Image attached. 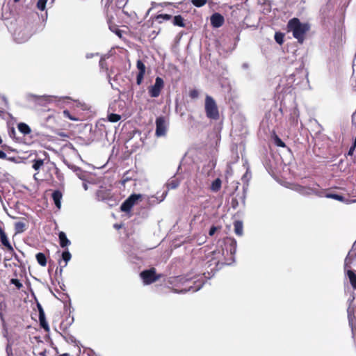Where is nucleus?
<instances>
[{
	"label": "nucleus",
	"instance_id": "obj_36",
	"mask_svg": "<svg viewBox=\"0 0 356 356\" xmlns=\"http://www.w3.org/2000/svg\"><path fill=\"white\" fill-rule=\"evenodd\" d=\"M136 67L138 70L139 73H145V65L141 60H138L136 63Z\"/></svg>",
	"mask_w": 356,
	"mask_h": 356
},
{
	"label": "nucleus",
	"instance_id": "obj_8",
	"mask_svg": "<svg viewBox=\"0 0 356 356\" xmlns=\"http://www.w3.org/2000/svg\"><path fill=\"white\" fill-rule=\"evenodd\" d=\"M142 197L140 194H131L126 199L120 206V209L123 212L129 213L131 211L132 207L137 202L138 200Z\"/></svg>",
	"mask_w": 356,
	"mask_h": 356
},
{
	"label": "nucleus",
	"instance_id": "obj_11",
	"mask_svg": "<svg viewBox=\"0 0 356 356\" xmlns=\"http://www.w3.org/2000/svg\"><path fill=\"white\" fill-rule=\"evenodd\" d=\"M164 86V81L162 78L157 76L154 85L148 88V92L151 97H158Z\"/></svg>",
	"mask_w": 356,
	"mask_h": 356
},
{
	"label": "nucleus",
	"instance_id": "obj_52",
	"mask_svg": "<svg viewBox=\"0 0 356 356\" xmlns=\"http://www.w3.org/2000/svg\"><path fill=\"white\" fill-rule=\"evenodd\" d=\"M218 229V227H216V226H211L210 229H209V236H212L215 234L216 230Z\"/></svg>",
	"mask_w": 356,
	"mask_h": 356
},
{
	"label": "nucleus",
	"instance_id": "obj_58",
	"mask_svg": "<svg viewBox=\"0 0 356 356\" xmlns=\"http://www.w3.org/2000/svg\"><path fill=\"white\" fill-rule=\"evenodd\" d=\"M105 65H106V62H105L104 59L102 58L99 60L100 67L104 68Z\"/></svg>",
	"mask_w": 356,
	"mask_h": 356
},
{
	"label": "nucleus",
	"instance_id": "obj_53",
	"mask_svg": "<svg viewBox=\"0 0 356 356\" xmlns=\"http://www.w3.org/2000/svg\"><path fill=\"white\" fill-rule=\"evenodd\" d=\"M231 204H232V207L234 209H236L238 207V200L236 198H233L232 200Z\"/></svg>",
	"mask_w": 356,
	"mask_h": 356
},
{
	"label": "nucleus",
	"instance_id": "obj_47",
	"mask_svg": "<svg viewBox=\"0 0 356 356\" xmlns=\"http://www.w3.org/2000/svg\"><path fill=\"white\" fill-rule=\"evenodd\" d=\"M189 96L192 99H196L199 96V92L196 89L191 90L189 92Z\"/></svg>",
	"mask_w": 356,
	"mask_h": 356
},
{
	"label": "nucleus",
	"instance_id": "obj_44",
	"mask_svg": "<svg viewBox=\"0 0 356 356\" xmlns=\"http://www.w3.org/2000/svg\"><path fill=\"white\" fill-rule=\"evenodd\" d=\"M97 196L99 200H104L106 198V193L104 191H98Z\"/></svg>",
	"mask_w": 356,
	"mask_h": 356
},
{
	"label": "nucleus",
	"instance_id": "obj_24",
	"mask_svg": "<svg viewBox=\"0 0 356 356\" xmlns=\"http://www.w3.org/2000/svg\"><path fill=\"white\" fill-rule=\"evenodd\" d=\"M76 175L82 181H86L88 179L89 176L88 173L86 171H83L81 168L76 169V171L74 172Z\"/></svg>",
	"mask_w": 356,
	"mask_h": 356
},
{
	"label": "nucleus",
	"instance_id": "obj_56",
	"mask_svg": "<svg viewBox=\"0 0 356 356\" xmlns=\"http://www.w3.org/2000/svg\"><path fill=\"white\" fill-rule=\"evenodd\" d=\"M355 149V147H354L351 146V147L349 148V150H348V154H348V156H352V155L353 154V153H354Z\"/></svg>",
	"mask_w": 356,
	"mask_h": 356
},
{
	"label": "nucleus",
	"instance_id": "obj_9",
	"mask_svg": "<svg viewBox=\"0 0 356 356\" xmlns=\"http://www.w3.org/2000/svg\"><path fill=\"white\" fill-rule=\"evenodd\" d=\"M156 130L155 135L156 137L165 136L168 129V123L165 118L163 116H159L156 118Z\"/></svg>",
	"mask_w": 356,
	"mask_h": 356
},
{
	"label": "nucleus",
	"instance_id": "obj_3",
	"mask_svg": "<svg viewBox=\"0 0 356 356\" xmlns=\"http://www.w3.org/2000/svg\"><path fill=\"white\" fill-rule=\"evenodd\" d=\"M204 278H206V277L204 276V274L203 275H201L200 278H198L197 280H195V281H193L192 277H188V276L187 277H180L179 278V281L180 282H183L184 283H185V282H188V283L193 282V285H190V286H188V288H185V289H181L180 291H176V292L177 293H186L188 291H192V292L197 291L204 284V281L203 280V279H204Z\"/></svg>",
	"mask_w": 356,
	"mask_h": 356
},
{
	"label": "nucleus",
	"instance_id": "obj_33",
	"mask_svg": "<svg viewBox=\"0 0 356 356\" xmlns=\"http://www.w3.org/2000/svg\"><path fill=\"white\" fill-rule=\"evenodd\" d=\"M72 255L68 250H64L62 253V259L65 262L64 266H66L67 263L71 259Z\"/></svg>",
	"mask_w": 356,
	"mask_h": 356
},
{
	"label": "nucleus",
	"instance_id": "obj_18",
	"mask_svg": "<svg viewBox=\"0 0 356 356\" xmlns=\"http://www.w3.org/2000/svg\"><path fill=\"white\" fill-rule=\"evenodd\" d=\"M180 182L181 179L174 176L168 181L166 186L168 189H175L179 186Z\"/></svg>",
	"mask_w": 356,
	"mask_h": 356
},
{
	"label": "nucleus",
	"instance_id": "obj_7",
	"mask_svg": "<svg viewBox=\"0 0 356 356\" xmlns=\"http://www.w3.org/2000/svg\"><path fill=\"white\" fill-rule=\"evenodd\" d=\"M236 241L234 238H227L225 242V249H222V254H230V262H227V265L234 261V254L236 252Z\"/></svg>",
	"mask_w": 356,
	"mask_h": 356
},
{
	"label": "nucleus",
	"instance_id": "obj_15",
	"mask_svg": "<svg viewBox=\"0 0 356 356\" xmlns=\"http://www.w3.org/2000/svg\"><path fill=\"white\" fill-rule=\"evenodd\" d=\"M136 177V174L133 170H128V171L125 172L122 177V179H121L122 185L124 186L125 184L127 182H128L129 181L135 179Z\"/></svg>",
	"mask_w": 356,
	"mask_h": 356
},
{
	"label": "nucleus",
	"instance_id": "obj_63",
	"mask_svg": "<svg viewBox=\"0 0 356 356\" xmlns=\"http://www.w3.org/2000/svg\"><path fill=\"white\" fill-rule=\"evenodd\" d=\"M83 188H84L85 191H87L88 189V184L86 182L83 183Z\"/></svg>",
	"mask_w": 356,
	"mask_h": 356
},
{
	"label": "nucleus",
	"instance_id": "obj_62",
	"mask_svg": "<svg viewBox=\"0 0 356 356\" xmlns=\"http://www.w3.org/2000/svg\"><path fill=\"white\" fill-rule=\"evenodd\" d=\"M63 267H65V266H61V267L59 268V271L58 270V268H57V269H56V273L57 274H58V273H59V274L61 275L62 272H63Z\"/></svg>",
	"mask_w": 356,
	"mask_h": 356
},
{
	"label": "nucleus",
	"instance_id": "obj_46",
	"mask_svg": "<svg viewBox=\"0 0 356 356\" xmlns=\"http://www.w3.org/2000/svg\"><path fill=\"white\" fill-rule=\"evenodd\" d=\"M109 29L112 32L115 33L118 36L121 37V35H122L121 30H120L119 29H118L115 26H109Z\"/></svg>",
	"mask_w": 356,
	"mask_h": 356
},
{
	"label": "nucleus",
	"instance_id": "obj_35",
	"mask_svg": "<svg viewBox=\"0 0 356 356\" xmlns=\"http://www.w3.org/2000/svg\"><path fill=\"white\" fill-rule=\"evenodd\" d=\"M312 194H314L318 197H325V194L327 193L324 190L319 189L318 188H312Z\"/></svg>",
	"mask_w": 356,
	"mask_h": 356
},
{
	"label": "nucleus",
	"instance_id": "obj_21",
	"mask_svg": "<svg viewBox=\"0 0 356 356\" xmlns=\"http://www.w3.org/2000/svg\"><path fill=\"white\" fill-rule=\"evenodd\" d=\"M18 130L24 135H27L31 133V129L30 127L24 122H20L17 125Z\"/></svg>",
	"mask_w": 356,
	"mask_h": 356
},
{
	"label": "nucleus",
	"instance_id": "obj_49",
	"mask_svg": "<svg viewBox=\"0 0 356 356\" xmlns=\"http://www.w3.org/2000/svg\"><path fill=\"white\" fill-rule=\"evenodd\" d=\"M37 307H38V312H39V317L45 316L44 309H43L42 305L38 302L37 303Z\"/></svg>",
	"mask_w": 356,
	"mask_h": 356
},
{
	"label": "nucleus",
	"instance_id": "obj_19",
	"mask_svg": "<svg viewBox=\"0 0 356 356\" xmlns=\"http://www.w3.org/2000/svg\"><path fill=\"white\" fill-rule=\"evenodd\" d=\"M346 273L349 279V281H350V283L352 287L354 289H356V273H355V272L353 270H347V272H346Z\"/></svg>",
	"mask_w": 356,
	"mask_h": 356
},
{
	"label": "nucleus",
	"instance_id": "obj_40",
	"mask_svg": "<svg viewBox=\"0 0 356 356\" xmlns=\"http://www.w3.org/2000/svg\"><path fill=\"white\" fill-rule=\"evenodd\" d=\"M273 140H274V143L277 147H284L286 146L285 143L277 135L274 136Z\"/></svg>",
	"mask_w": 356,
	"mask_h": 356
},
{
	"label": "nucleus",
	"instance_id": "obj_17",
	"mask_svg": "<svg viewBox=\"0 0 356 356\" xmlns=\"http://www.w3.org/2000/svg\"><path fill=\"white\" fill-rule=\"evenodd\" d=\"M59 243L61 248H65L71 244L70 241L67 238L66 234L63 232L58 234Z\"/></svg>",
	"mask_w": 356,
	"mask_h": 356
},
{
	"label": "nucleus",
	"instance_id": "obj_45",
	"mask_svg": "<svg viewBox=\"0 0 356 356\" xmlns=\"http://www.w3.org/2000/svg\"><path fill=\"white\" fill-rule=\"evenodd\" d=\"M172 16L168 14H160L156 16V19H162L163 20H169Z\"/></svg>",
	"mask_w": 356,
	"mask_h": 356
},
{
	"label": "nucleus",
	"instance_id": "obj_13",
	"mask_svg": "<svg viewBox=\"0 0 356 356\" xmlns=\"http://www.w3.org/2000/svg\"><path fill=\"white\" fill-rule=\"evenodd\" d=\"M210 21L213 27L219 28L224 24L225 19L221 14L215 13L211 16Z\"/></svg>",
	"mask_w": 356,
	"mask_h": 356
},
{
	"label": "nucleus",
	"instance_id": "obj_28",
	"mask_svg": "<svg viewBox=\"0 0 356 356\" xmlns=\"http://www.w3.org/2000/svg\"><path fill=\"white\" fill-rule=\"evenodd\" d=\"M173 24L179 27H184V19L181 15H176L173 18Z\"/></svg>",
	"mask_w": 356,
	"mask_h": 356
},
{
	"label": "nucleus",
	"instance_id": "obj_60",
	"mask_svg": "<svg viewBox=\"0 0 356 356\" xmlns=\"http://www.w3.org/2000/svg\"><path fill=\"white\" fill-rule=\"evenodd\" d=\"M298 73L302 74V75H304L305 78L307 79V73L305 71H304L303 69L298 71Z\"/></svg>",
	"mask_w": 356,
	"mask_h": 356
},
{
	"label": "nucleus",
	"instance_id": "obj_51",
	"mask_svg": "<svg viewBox=\"0 0 356 356\" xmlns=\"http://www.w3.org/2000/svg\"><path fill=\"white\" fill-rule=\"evenodd\" d=\"M6 351L7 353V356H13V350H12L11 346L9 343H8L6 346Z\"/></svg>",
	"mask_w": 356,
	"mask_h": 356
},
{
	"label": "nucleus",
	"instance_id": "obj_48",
	"mask_svg": "<svg viewBox=\"0 0 356 356\" xmlns=\"http://www.w3.org/2000/svg\"><path fill=\"white\" fill-rule=\"evenodd\" d=\"M144 75H145V74H143V73H139V72L138 73V74L136 76V83L138 85H140L142 83Z\"/></svg>",
	"mask_w": 356,
	"mask_h": 356
},
{
	"label": "nucleus",
	"instance_id": "obj_6",
	"mask_svg": "<svg viewBox=\"0 0 356 356\" xmlns=\"http://www.w3.org/2000/svg\"><path fill=\"white\" fill-rule=\"evenodd\" d=\"M140 277L145 285H149L158 280L161 275L156 274L154 268H150L141 271Z\"/></svg>",
	"mask_w": 356,
	"mask_h": 356
},
{
	"label": "nucleus",
	"instance_id": "obj_23",
	"mask_svg": "<svg viewBox=\"0 0 356 356\" xmlns=\"http://www.w3.org/2000/svg\"><path fill=\"white\" fill-rule=\"evenodd\" d=\"M36 260L38 263L42 266H45L47 265V257L45 254L42 252H38L35 255Z\"/></svg>",
	"mask_w": 356,
	"mask_h": 356
},
{
	"label": "nucleus",
	"instance_id": "obj_42",
	"mask_svg": "<svg viewBox=\"0 0 356 356\" xmlns=\"http://www.w3.org/2000/svg\"><path fill=\"white\" fill-rule=\"evenodd\" d=\"M64 163L68 167V168H70L74 172H76V169H78L79 168V167L75 165L74 164L71 163L70 162L67 161H65Z\"/></svg>",
	"mask_w": 356,
	"mask_h": 356
},
{
	"label": "nucleus",
	"instance_id": "obj_25",
	"mask_svg": "<svg viewBox=\"0 0 356 356\" xmlns=\"http://www.w3.org/2000/svg\"><path fill=\"white\" fill-rule=\"evenodd\" d=\"M325 197L334 199V200H338L340 202L345 201V197L343 195L337 194V193H327L325 194Z\"/></svg>",
	"mask_w": 356,
	"mask_h": 356
},
{
	"label": "nucleus",
	"instance_id": "obj_38",
	"mask_svg": "<svg viewBox=\"0 0 356 356\" xmlns=\"http://www.w3.org/2000/svg\"><path fill=\"white\" fill-rule=\"evenodd\" d=\"M193 5L197 8H200L207 3V0H190Z\"/></svg>",
	"mask_w": 356,
	"mask_h": 356
},
{
	"label": "nucleus",
	"instance_id": "obj_22",
	"mask_svg": "<svg viewBox=\"0 0 356 356\" xmlns=\"http://www.w3.org/2000/svg\"><path fill=\"white\" fill-rule=\"evenodd\" d=\"M312 188L311 187H307V186H298L296 188V191L303 195H309L312 194Z\"/></svg>",
	"mask_w": 356,
	"mask_h": 356
},
{
	"label": "nucleus",
	"instance_id": "obj_1",
	"mask_svg": "<svg viewBox=\"0 0 356 356\" xmlns=\"http://www.w3.org/2000/svg\"><path fill=\"white\" fill-rule=\"evenodd\" d=\"M40 19L38 13L30 11L17 22L13 33V38L17 43H24L38 31L37 21Z\"/></svg>",
	"mask_w": 356,
	"mask_h": 356
},
{
	"label": "nucleus",
	"instance_id": "obj_2",
	"mask_svg": "<svg viewBox=\"0 0 356 356\" xmlns=\"http://www.w3.org/2000/svg\"><path fill=\"white\" fill-rule=\"evenodd\" d=\"M309 26L307 23H301L296 17L291 19L287 24L288 32H291L293 36L298 40V42L302 43L305 33L309 31Z\"/></svg>",
	"mask_w": 356,
	"mask_h": 356
},
{
	"label": "nucleus",
	"instance_id": "obj_10",
	"mask_svg": "<svg viewBox=\"0 0 356 356\" xmlns=\"http://www.w3.org/2000/svg\"><path fill=\"white\" fill-rule=\"evenodd\" d=\"M27 98L30 101H33L37 104L44 106L49 104L53 98H56L55 96L51 95H36L33 94H29Z\"/></svg>",
	"mask_w": 356,
	"mask_h": 356
},
{
	"label": "nucleus",
	"instance_id": "obj_41",
	"mask_svg": "<svg viewBox=\"0 0 356 356\" xmlns=\"http://www.w3.org/2000/svg\"><path fill=\"white\" fill-rule=\"evenodd\" d=\"M10 284L15 285L17 289H20L23 285L18 279L13 278L10 281Z\"/></svg>",
	"mask_w": 356,
	"mask_h": 356
},
{
	"label": "nucleus",
	"instance_id": "obj_32",
	"mask_svg": "<svg viewBox=\"0 0 356 356\" xmlns=\"http://www.w3.org/2000/svg\"><path fill=\"white\" fill-rule=\"evenodd\" d=\"M40 325L42 328H43L46 332L49 331V325L46 321L45 316L39 317Z\"/></svg>",
	"mask_w": 356,
	"mask_h": 356
},
{
	"label": "nucleus",
	"instance_id": "obj_43",
	"mask_svg": "<svg viewBox=\"0 0 356 356\" xmlns=\"http://www.w3.org/2000/svg\"><path fill=\"white\" fill-rule=\"evenodd\" d=\"M63 115L65 117V118H69L70 120H73V121H77L78 120V118H74L73 117L71 114H70V112L67 110H65L63 111Z\"/></svg>",
	"mask_w": 356,
	"mask_h": 356
},
{
	"label": "nucleus",
	"instance_id": "obj_4",
	"mask_svg": "<svg viewBox=\"0 0 356 356\" xmlns=\"http://www.w3.org/2000/svg\"><path fill=\"white\" fill-rule=\"evenodd\" d=\"M204 109L208 118L215 120L219 118V111L216 102L209 95H207L205 97Z\"/></svg>",
	"mask_w": 356,
	"mask_h": 356
},
{
	"label": "nucleus",
	"instance_id": "obj_16",
	"mask_svg": "<svg viewBox=\"0 0 356 356\" xmlns=\"http://www.w3.org/2000/svg\"><path fill=\"white\" fill-rule=\"evenodd\" d=\"M356 259V253L355 255L352 252H348L344 260V270L347 272V270H351V265L353 261Z\"/></svg>",
	"mask_w": 356,
	"mask_h": 356
},
{
	"label": "nucleus",
	"instance_id": "obj_31",
	"mask_svg": "<svg viewBox=\"0 0 356 356\" xmlns=\"http://www.w3.org/2000/svg\"><path fill=\"white\" fill-rule=\"evenodd\" d=\"M107 118L111 122H117L121 120V115L115 113H110L108 115Z\"/></svg>",
	"mask_w": 356,
	"mask_h": 356
},
{
	"label": "nucleus",
	"instance_id": "obj_61",
	"mask_svg": "<svg viewBox=\"0 0 356 356\" xmlns=\"http://www.w3.org/2000/svg\"><path fill=\"white\" fill-rule=\"evenodd\" d=\"M5 234H6V233H5L4 230L0 226V237L4 236Z\"/></svg>",
	"mask_w": 356,
	"mask_h": 356
},
{
	"label": "nucleus",
	"instance_id": "obj_39",
	"mask_svg": "<svg viewBox=\"0 0 356 356\" xmlns=\"http://www.w3.org/2000/svg\"><path fill=\"white\" fill-rule=\"evenodd\" d=\"M47 3V0H38L36 6L40 10L43 11L46 8Z\"/></svg>",
	"mask_w": 356,
	"mask_h": 356
},
{
	"label": "nucleus",
	"instance_id": "obj_55",
	"mask_svg": "<svg viewBox=\"0 0 356 356\" xmlns=\"http://www.w3.org/2000/svg\"><path fill=\"white\" fill-rule=\"evenodd\" d=\"M349 252H352V254H353V255H355V254L356 253V241H355V243H353V246H352V248L351 250L349 251Z\"/></svg>",
	"mask_w": 356,
	"mask_h": 356
},
{
	"label": "nucleus",
	"instance_id": "obj_30",
	"mask_svg": "<svg viewBox=\"0 0 356 356\" xmlns=\"http://www.w3.org/2000/svg\"><path fill=\"white\" fill-rule=\"evenodd\" d=\"M284 34L281 32H276L275 33L274 39L279 44H282L284 42Z\"/></svg>",
	"mask_w": 356,
	"mask_h": 356
},
{
	"label": "nucleus",
	"instance_id": "obj_54",
	"mask_svg": "<svg viewBox=\"0 0 356 356\" xmlns=\"http://www.w3.org/2000/svg\"><path fill=\"white\" fill-rule=\"evenodd\" d=\"M95 56H99V54L98 53H95V54H94V53H87L86 54V58L87 59H90V58H93Z\"/></svg>",
	"mask_w": 356,
	"mask_h": 356
},
{
	"label": "nucleus",
	"instance_id": "obj_34",
	"mask_svg": "<svg viewBox=\"0 0 356 356\" xmlns=\"http://www.w3.org/2000/svg\"><path fill=\"white\" fill-rule=\"evenodd\" d=\"M43 163L44 162L42 159H35L33 161L32 167L35 170H38L42 166Z\"/></svg>",
	"mask_w": 356,
	"mask_h": 356
},
{
	"label": "nucleus",
	"instance_id": "obj_64",
	"mask_svg": "<svg viewBox=\"0 0 356 356\" xmlns=\"http://www.w3.org/2000/svg\"><path fill=\"white\" fill-rule=\"evenodd\" d=\"M121 227H122V226H121V225H118V224H115V225H114V227H115V229H120V228H121Z\"/></svg>",
	"mask_w": 356,
	"mask_h": 356
},
{
	"label": "nucleus",
	"instance_id": "obj_37",
	"mask_svg": "<svg viewBox=\"0 0 356 356\" xmlns=\"http://www.w3.org/2000/svg\"><path fill=\"white\" fill-rule=\"evenodd\" d=\"M291 123L293 125H297L298 121V112L297 110H294L293 114L290 118Z\"/></svg>",
	"mask_w": 356,
	"mask_h": 356
},
{
	"label": "nucleus",
	"instance_id": "obj_14",
	"mask_svg": "<svg viewBox=\"0 0 356 356\" xmlns=\"http://www.w3.org/2000/svg\"><path fill=\"white\" fill-rule=\"evenodd\" d=\"M54 203L58 209L61 208L63 194L59 190L54 191L51 194Z\"/></svg>",
	"mask_w": 356,
	"mask_h": 356
},
{
	"label": "nucleus",
	"instance_id": "obj_12",
	"mask_svg": "<svg viewBox=\"0 0 356 356\" xmlns=\"http://www.w3.org/2000/svg\"><path fill=\"white\" fill-rule=\"evenodd\" d=\"M251 177H252L251 172H250V169L248 168L246 170L245 173L243 175L242 179H241L242 181L243 182V194L240 197V199H241V203L243 204V206L245 205V191L248 188L249 181H250Z\"/></svg>",
	"mask_w": 356,
	"mask_h": 356
},
{
	"label": "nucleus",
	"instance_id": "obj_5",
	"mask_svg": "<svg viewBox=\"0 0 356 356\" xmlns=\"http://www.w3.org/2000/svg\"><path fill=\"white\" fill-rule=\"evenodd\" d=\"M355 298V294H353L350 296V298L348 300V302L349 303V306L347 309L348 312V323L349 325L351 327L352 334H353V338L354 339L355 343L356 346V323H355V316L354 315V309L352 307V304Z\"/></svg>",
	"mask_w": 356,
	"mask_h": 356
},
{
	"label": "nucleus",
	"instance_id": "obj_29",
	"mask_svg": "<svg viewBox=\"0 0 356 356\" xmlns=\"http://www.w3.org/2000/svg\"><path fill=\"white\" fill-rule=\"evenodd\" d=\"M26 224L19 221L15 223V229L17 233H22L25 230Z\"/></svg>",
	"mask_w": 356,
	"mask_h": 356
},
{
	"label": "nucleus",
	"instance_id": "obj_57",
	"mask_svg": "<svg viewBox=\"0 0 356 356\" xmlns=\"http://www.w3.org/2000/svg\"><path fill=\"white\" fill-rule=\"evenodd\" d=\"M0 159H7L6 154L1 149H0Z\"/></svg>",
	"mask_w": 356,
	"mask_h": 356
},
{
	"label": "nucleus",
	"instance_id": "obj_20",
	"mask_svg": "<svg viewBox=\"0 0 356 356\" xmlns=\"http://www.w3.org/2000/svg\"><path fill=\"white\" fill-rule=\"evenodd\" d=\"M234 232L236 235L241 236L243 234V225L241 220H236L234 222Z\"/></svg>",
	"mask_w": 356,
	"mask_h": 356
},
{
	"label": "nucleus",
	"instance_id": "obj_26",
	"mask_svg": "<svg viewBox=\"0 0 356 356\" xmlns=\"http://www.w3.org/2000/svg\"><path fill=\"white\" fill-rule=\"evenodd\" d=\"M222 181L219 178L216 179L211 185V190L213 192L218 191L221 188Z\"/></svg>",
	"mask_w": 356,
	"mask_h": 356
},
{
	"label": "nucleus",
	"instance_id": "obj_50",
	"mask_svg": "<svg viewBox=\"0 0 356 356\" xmlns=\"http://www.w3.org/2000/svg\"><path fill=\"white\" fill-rule=\"evenodd\" d=\"M6 159L11 162H13V163H19L21 158L19 156H17V157H14V156L8 157L7 156Z\"/></svg>",
	"mask_w": 356,
	"mask_h": 356
},
{
	"label": "nucleus",
	"instance_id": "obj_59",
	"mask_svg": "<svg viewBox=\"0 0 356 356\" xmlns=\"http://www.w3.org/2000/svg\"><path fill=\"white\" fill-rule=\"evenodd\" d=\"M41 18H42V22H45L47 19V13L45 12V13L44 15H42Z\"/></svg>",
	"mask_w": 356,
	"mask_h": 356
},
{
	"label": "nucleus",
	"instance_id": "obj_27",
	"mask_svg": "<svg viewBox=\"0 0 356 356\" xmlns=\"http://www.w3.org/2000/svg\"><path fill=\"white\" fill-rule=\"evenodd\" d=\"M1 242L3 246H5L9 251H13V248L12 247L9 240L5 234L4 236L0 237Z\"/></svg>",
	"mask_w": 356,
	"mask_h": 356
}]
</instances>
